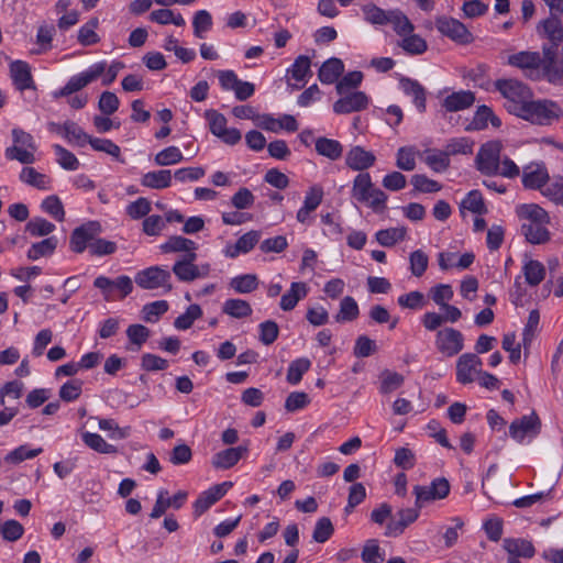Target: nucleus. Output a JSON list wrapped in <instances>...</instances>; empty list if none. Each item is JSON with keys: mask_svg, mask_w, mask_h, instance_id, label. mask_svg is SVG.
<instances>
[{"mask_svg": "<svg viewBox=\"0 0 563 563\" xmlns=\"http://www.w3.org/2000/svg\"><path fill=\"white\" fill-rule=\"evenodd\" d=\"M64 137L78 146H84L89 143L91 136H89L76 122L66 121L64 123Z\"/></svg>", "mask_w": 563, "mask_h": 563, "instance_id": "nucleus-42", "label": "nucleus"}, {"mask_svg": "<svg viewBox=\"0 0 563 563\" xmlns=\"http://www.w3.org/2000/svg\"><path fill=\"white\" fill-rule=\"evenodd\" d=\"M21 181L33 186L37 189L45 190L48 189L49 180L46 175L38 173L33 167H23L20 173Z\"/></svg>", "mask_w": 563, "mask_h": 563, "instance_id": "nucleus-39", "label": "nucleus"}, {"mask_svg": "<svg viewBox=\"0 0 563 563\" xmlns=\"http://www.w3.org/2000/svg\"><path fill=\"white\" fill-rule=\"evenodd\" d=\"M500 151L501 144L499 142H488L482 145L476 155L477 169L487 176L497 175Z\"/></svg>", "mask_w": 563, "mask_h": 563, "instance_id": "nucleus-9", "label": "nucleus"}, {"mask_svg": "<svg viewBox=\"0 0 563 563\" xmlns=\"http://www.w3.org/2000/svg\"><path fill=\"white\" fill-rule=\"evenodd\" d=\"M490 121L492 125L499 128L501 121L496 117L490 108L487 106H481L477 108L472 122L466 126L467 131H479L487 128V123Z\"/></svg>", "mask_w": 563, "mask_h": 563, "instance_id": "nucleus-23", "label": "nucleus"}, {"mask_svg": "<svg viewBox=\"0 0 563 563\" xmlns=\"http://www.w3.org/2000/svg\"><path fill=\"white\" fill-rule=\"evenodd\" d=\"M98 25V20L92 19L85 25H82L78 32V42L84 46H89L99 42V36L95 32Z\"/></svg>", "mask_w": 563, "mask_h": 563, "instance_id": "nucleus-62", "label": "nucleus"}, {"mask_svg": "<svg viewBox=\"0 0 563 563\" xmlns=\"http://www.w3.org/2000/svg\"><path fill=\"white\" fill-rule=\"evenodd\" d=\"M541 430V420L538 415L532 411L528 416H523L519 419H515L509 426V435L521 443L525 437L531 434L537 435Z\"/></svg>", "mask_w": 563, "mask_h": 563, "instance_id": "nucleus-12", "label": "nucleus"}, {"mask_svg": "<svg viewBox=\"0 0 563 563\" xmlns=\"http://www.w3.org/2000/svg\"><path fill=\"white\" fill-rule=\"evenodd\" d=\"M311 362L307 357H299L289 364L286 379L290 385H298L302 376L310 369Z\"/></svg>", "mask_w": 563, "mask_h": 563, "instance_id": "nucleus-34", "label": "nucleus"}, {"mask_svg": "<svg viewBox=\"0 0 563 563\" xmlns=\"http://www.w3.org/2000/svg\"><path fill=\"white\" fill-rule=\"evenodd\" d=\"M435 346L441 354L452 357L463 350L464 336L454 328H444L435 335Z\"/></svg>", "mask_w": 563, "mask_h": 563, "instance_id": "nucleus-10", "label": "nucleus"}, {"mask_svg": "<svg viewBox=\"0 0 563 563\" xmlns=\"http://www.w3.org/2000/svg\"><path fill=\"white\" fill-rule=\"evenodd\" d=\"M360 313L357 302L353 297L346 296L340 302L339 313L335 316L338 322L353 321Z\"/></svg>", "mask_w": 563, "mask_h": 563, "instance_id": "nucleus-44", "label": "nucleus"}, {"mask_svg": "<svg viewBox=\"0 0 563 563\" xmlns=\"http://www.w3.org/2000/svg\"><path fill=\"white\" fill-rule=\"evenodd\" d=\"M230 287L238 294H249L258 287V278L254 274H244L233 277Z\"/></svg>", "mask_w": 563, "mask_h": 563, "instance_id": "nucleus-40", "label": "nucleus"}, {"mask_svg": "<svg viewBox=\"0 0 563 563\" xmlns=\"http://www.w3.org/2000/svg\"><path fill=\"white\" fill-rule=\"evenodd\" d=\"M376 162V156L366 151L364 147L356 145L353 146L345 156V164L353 170L363 172L372 167Z\"/></svg>", "mask_w": 563, "mask_h": 563, "instance_id": "nucleus-18", "label": "nucleus"}, {"mask_svg": "<svg viewBox=\"0 0 563 563\" xmlns=\"http://www.w3.org/2000/svg\"><path fill=\"white\" fill-rule=\"evenodd\" d=\"M101 224L98 221H88L76 228L69 239V247L73 252L80 254L87 247L91 249V242L101 233Z\"/></svg>", "mask_w": 563, "mask_h": 563, "instance_id": "nucleus-7", "label": "nucleus"}, {"mask_svg": "<svg viewBox=\"0 0 563 563\" xmlns=\"http://www.w3.org/2000/svg\"><path fill=\"white\" fill-rule=\"evenodd\" d=\"M222 310L225 314L236 319L249 317L253 311L251 305L243 299L225 300Z\"/></svg>", "mask_w": 563, "mask_h": 563, "instance_id": "nucleus-36", "label": "nucleus"}, {"mask_svg": "<svg viewBox=\"0 0 563 563\" xmlns=\"http://www.w3.org/2000/svg\"><path fill=\"white\" fill-rule=\"evenodd\" d=\"M141 184L152 189H164L172 184V173L168 169L148 172L143 175Z\"/></svg>", "mask_w": 563, "mask_h": 563, "instance_id": "nucleus-28", "label": "nucleus"}, {"mask_svg": "<svg viewBox=\"0 0 563 563\" xmlns=\"http://www.w3.org/2000/svg\"><path fill=\"white\" fill-rule=\"evenodd\" d=\"M365 20L372 24L384 25L388 23L389 11H385L375 4H366L363 7Z\"/></svg>", "mask_w": 563, "mask_h": 563, "instance_id": "nucleus-61", "label": "nucleus"}, {"mask_svg": "<svg viewBox=\"0 0 563 563\" xmlns=\"http://www.w3.org/2000/svg\"><path fill=\"white\" fill-rule=\"evenodd\" d=\"M388 23L393 25L395 32L400 36L410 34L413 31L412 23L399 10H390L389 11Z\"/></svg>", "mask_w": 563, "mask_h": 563, "instance_id": "nucleus-43", "label": "nucleus"}, {"mask_svg": "<svg viewBox=\"0 0 563 563\" xmlns=\"http://www.w3.org/2000/svg\"><path fill=\"white\" fill-rule=\"evenodd\" d=\"M520 216L530 220L529 223L548 224L550 222L549 213L536 203L521 206Z\"/></svg>", "mask_w": 563, "mask_h": 563, "instance_id": "nucleus-41", "label": "nucleus"}, {"mask_svg": "<svg viewBox=\"0 0 563 563\" xmlns=\"http://www.w3.org/2000/svg\"><path fill=\"white\" fill-rule=\"evenodd\" d=\"M362 80V71H350L338 81L335 89L339 95H344L347 90L358 87Z\"/></svg>", "mask_w": 563, "mask_h": 563, "instance_id": "nucleus-63", "label": "nucleus"}, {"mask_svg": "<svg viewBox=\"0 0 563 563\" xmlns=\"http://www.w3.org/2000/svg\"><path fill=\"white\" fill-rule=\"evenodd\" d=\"M245 446L229 448L216 453L212 457V466L217 470H229L233 467L246 453Z\"/></svg>", "mask_w": 563, "mask_h": 563, "instance_id": "nucleus-20", "label": "nucleus"}, {"mask_svg": "<svg viewBox=\"0 0 563 563\" xmlns=\"http://www.w3.org/2000/svg\"><path fill=\"white\" fill-rule=\"evenodd\" d=\"M310 66V58L308 56L300 55L295 59V63L291 68L288 69V73H290L292 78L297 81H303L306 76L311 74Z\"/></svg>", "mask_w": 563, "mask_h": 563, "instance_id": "nucleus-64", "label": "nucleus"}, {"mask_svg": "<svg viewBox=\"0 0 563 563\" xmlns=\"http://www.w3.org/2000/svg\"><path fill=\"white\" fill-rule=\"evenodd\" d=\"M53 148L57 156V163L64 169L76 170L79 167V161L70 151L58 144H55Z\"/></svg>", "mask_w": 563, "mask_h": 563, "instance_id": "nucleus-55", "label": "nucleus"}, {"mask_svg": "<svg viewBox=\"0 0 563 563\" xmlns=\"http://www.w3.org/2000/svg\"><path fill=\"white\" fill-rule=\"evenodd\" d=\"M399 46L411 55H420L428 48L427 42L417 34H407L404 36Z\"/></svg>", "mask_w": 563, "mask_h": 563, "instance_id": "nucleus-45", "label": "nucleus"}, {"mask_svg": "<svg viewBox=\"0 0 563 563\" xmlns=\"http://www.w3.org/2000/svg\"><path fill=\"white\" fill-rule=\"evenodd\" d=\"M197 249V244L187 238L180 235H173L161 245V250L163 253H180V252H195Z\"/></svg>", "mask_w": 563, "mask_h": 563, "instance_id": "nucleus-29", "label": "nucleus"}, {"mask_svg": "<svg viewBox=\"0 0 563 563\" xmlns=\"http://www.w3.org/2000/svg\"><path fill=\"white\" fill-rule=\"evenodd\" d=\"M58 240L56 236L46 238L37 243H33L29 249L26 256L31 261H36L41 257L51 256L56 247Z\"/></svg>", "mask_w": 563, "mask_h": 563, "instance_id": "nucleus-30", "label": "nucleus"}, {"mask_svg": "<svg viewBox=\"0 0 563 563\" xmlns=\"http://www.w3.org/2000/svg\"><path fill=\"white\" fill-rule=\"evenodd\" d=\"M308 292L307 285L301 282H294L290 285V289L282 296L280 308L284 311L292 310L298 301L306 297Z\"/></svg>", "mask_w": 563, "mask_h": 563, "instance_id": "nucleus-26", "label": "nucleus"}, {"mask_svg": "<svg viewBox=\"0 0 563 563\" xmlns=\"http://www.w3.org/2000/svg\"><path fill=\"white\" fill-rule=\"evenodd\" d=\"M55 230V224L44 218H33L25 225V231L32 236H46Z\"/></svg>", "mask_w": 563, "mask_h": 563, "instance_id": "nucleus-50", "label": "nucleus"}, {"mask_svg": "<svg viewBox=\"0 0 563 563\" xmlns=\"http://www.w3.org/2000/svg\"><path fill=\"white\" fill-rule=\"evenodd\" d=\"M410 272L416 277H421L428 268L429 257L421 251L416 250L409 256Z\"/></svg>", "mask_w": 563, "mask_h": 563, "instance_id": "nucleus-57", "label": "nucleus"}, {"mask_svg": "<svg viewBox=\"0 0 563 563\" xmlns=\"http://www.w3.org/2000/svg\"><path fill=\"white\" fill-rule=\"evenodd\" d=\"M563 114L560 106L551 100H530L519 118L533 124L550 125Z\"/></svg>", "mask_w": 563, "mask_h": 563, "instance_id": "nucleus-3", "label": "nucleus"}, {"mask_svg": "<svg viewBox=\"0 0 563 563\" xmlns=\"http://www.w3.org/2000/svg\"><path fill=\"white\" fill-rule=\"evenodd\" d=\"M508 64L526 71L530 78H537L542 65V57L537 52H519L508 57Z\"/></svg>", "mask_w": 563, "mask_h": 563, "instance_id": "nucleus-14", "label": "nucleus"}, {"mask_svg": "<svg viewBox=\"0 0 563 563\" xmlns=\"http://www.w3.org/2000/svg\"><path fill=\"white\" fill-rule=\"evenodd\" d=\"M495 86L506 99L505 107L508 112L517 117L521 114L532 98L530 88L516 79H498Z\"/></svg>", "mask_w": 563, "mask_h": 563, "instance_id": "nucleus-1", "label": "nucleus"}, {"mask_svg": "<svg viewBox=\"0 0 563 563\" xmlns=\"http://www.w3.org/2000/svg\"><path fill=\"white\" fill-rule=\"evenodd\" d=\"M435 26L441 34L460 44H467L473 41L472 33L456 19L439 16L435 20Z\"/></svg>", "mask_w": 563, "mask_h": 563, "instance_id": "nucleus-11", "label": "nucleus"}, {"mask_svg": "<svg viewBox=\"0 0 563 563\" xmlns=\"http://www.w3.org/2000/svg\"><path fill=\"white\" fill-rule=\"evenodd\" d=\"M316 151L321 156L336 161L342 156L343 146L336 140L321 136L316 140Z\"/></svg>", "mask_w": 563, "mask_h": 563, "instance_id": "nucleus-27", "label": "nucleus"}, {"mask_svg": "<svg viewBox=\"0 0 563 563\" xmlns=\"http://www.w3.org/2000/svg\"><path fill=\"white\" fill-rule=\"evenodd\" d=\"M421 508L415 505L413 508H401L397 511L398 520H391L386 526L385 536L387 537H399L406 528L413 523L420 515Z\"/></svg>", "mask_w": 563, "mask_h": 563, "instance_id": "nucleus-15", "label": "nucleus"}, {"mask_svg": "<svg viewBox=\"0 0 563 563\" xmlns=\"http://www.w3.org/2000/svg\"><path fill=\"white\" fill-rule=\"evenodd\" d=\"M205 118L209 123L210 132L228 145H235L242 139L241 132L235 129L227 128V118L217 110L210 109L205 112Z\"/></svg>", "mask_w": 563, "mask_h": 563, "instance_id": "nucleus-6", "label": "nucleus"}, {"mask_svg": "<svg viewBox=\"0 0 563 563\" xmlns=\"http://www.w3.org/2000/svg\"><path fill=\"white\" fill-rule=\"evenodd\" d=\"M482 360L474 353L462 354L456 362V380L463 385L474 382L481 374Z\"/></svg>", "mask_w": 563, "mask_h": 563, "instance_id": "nucleus-13", "label": "nucleus"}, {"mask_svg": "<svg viewBox=\"0 0 563 563\" xmlns=\"http://www.w3.org/2000/svg\"><path fill=\"white\" fill-rule=\"evenodd\" d=\"M197 254L190 252L177 260L172 268L178 280L184 283L194 282L197 278H205L209 276L211 267L209 264L200 266L195 264Z\"/></svg>", "mask_w": 563, "mask_h": 563, "instance_id": "nucleus-4", "label": "nucleus"}, {"mask_svg": "<svg viewBox=\"0 0 563 563\" xmlns=\"http://www.w3.org/2000/svg\"><path fill=\"white\" fill-rule=\"evenodd\" d=\"M44 212L48 213L51 217H53L57 221H64L65 218V211L63 203L60 199L55 196H48L46 197L41 205Z\"/></svg>", "mask_w": 563, "mask_h": 563, "instance_id": "nucleus-54", "label": "nucleus"}, {"mask_svg": "<svg viewBox=\"0 0 563 563\" xmlns=\"http://www.w3.org/2000/svg\"><path fill=\"white\" fill-rule=\"evenodd\" d=\"M43 452L42 448L30 450L26 445H20L13 451L9 452L4 461L11 464H19L24 460L33 459Z\"/></svg>", "mask_w": 563, "mask_h": 563, "instance_id": "nucleus-52", "label": "nucleus"}, {"mask_svg": "<svg viewBox=\"0 0 563 563\" xmlns=\"http://www.w3.org/2000/svg\"><path fill=\"white\" fill-rule=\"evenodd\" d=\"M549 174L543 164L531 163L523 167L522 185L528 189H539L548 183Z\"/></svg>", "mask_w": 563, "mask_h": 563, "instance_id": "nucleus-17", "label": "nucleus"}, {"mask_svg": "<svg viewBox=\"0 0 563 563\" xmlns=\"http://www.w3.org/2000/svg\"><path fill=\"white\" fill-rule=\"evenodd\" d=\"M559 18L560 15H550L542 23L543 31L553 45L563 41V25Z\"/></svg>", "mask_w": 563, "mask_h": 563, "instance_id": "nucleus-38", "label": "nucleus"}, {"mask_svg": "<svg viewBox=\"0 0 563 563\" xmlns=\"http://www.w3.org/2000/svg\"><path fill=\"white\" fill-rule=\"evenodd\" d=\"M368 97L363 91H354L336 100L333 111L338 114H346L366 109Z\"/></svg>", "mask_w": 563, "mask_h": 563, "instance_id": "nucleus-16", "label": "nucleus"}, {"mask_svg": "<svg viewBox=\"0 0 563 563\" xmlns=\"http://www.w3.org/2000/svg\"><path fill=\"white\" fill-rule=\"evenodd\" d=\"M167 310L168 302L166 300L147 303L142 309L143 319L146 322H156L159 316L164 314Z\"/></svg>", "mask_w": 563, "mask_h": 563, "instance_id": "nucleus-58", "label": "nucleus"}, {"mask_svg": "<svg viewBox=\"0 0 563 563\" xmlns=\"http://www.w3.org/2000/svg\"><path fill=\"white\" fill-rule=\"evenodd\" d=\"M379 391L382 394H390L404 384V376L397 372L384 369L379 375Z\"/></svg>", "mask_w": 563, "mask_h": 563, "instance_id": "nucleus-37", "label": "nucleus"}, {"mask_svg": "<svg viewBox=\"0 0 563 563\" xmlns=\"http://www.w3.org/2000/svg\"><path fill=\"white\" fill-rule=\"evenodd\" d=\"M0 533L5 541L14 542L23 536L24 528L19 521L10 519L0 527Z\"/></svg>", "mask_w": 563, "mask_h": 563, "instance_id": "nucleus-60", "label": "nucleus"}, {"mask_svg": "<svg viewBox=\"0 0 563 563\" xmlns=\"http://www.w3.org/2000/svg\"><path fill=\"white\" fill-rule=\"evenodd\" d=\"M352 198L366 203L375 212H382L386 208L387 195L374 187L368 173H360L353 180Z\"/></svg>", "mask_w": 563, "mask_h": 563, "instance_id": "nucleus-2", "label": "nucleus"}, {"mask_svg": "<svg viewBox=\"0 0 563 563\" xmlns=\"http://www.w3.org/2000/svg\"><path fill=\"white\" fill-rule=\"evenodd\" d=\"M84 443L90 448L91 450L102 453V454H115L118 449L109 444L100 434L92 432H84L82 435Z\"/></svg>", "mask_w": 563, "mask_h": 563, "instance_id": "nucleus-33", "label": "nucleus"}, {"mask_svg": "<svg viewBox=\"0 0 563 563\" xmlns=\"http://www.w3.org/2000/svg\"><path fill=\"white\" fill-rule=\"evenodd\" d=\"M170 273L159 266H151L140 271L135 275V283L143 289L164 288L166 292L173 289L170 284Z\"/></svg>", "mask_w": 563, "mask_h": 563, "instance_id": "nucleus-5", "label": "nucleus"}, {"mask_svg": "<svg viewBox=\"0 0 563 563\" xmlns=\"http://www.w3.org/2000/svg\"><path fill=\"white\" fill-rule=\"evenodd\" d=\"M424 161L427 165L437 173L444 172L450 166V158L446 151H427V156Z\"/></svg>", "mask_w": 563, "mask_h": 563, "instance_id": "nucleus-48", "label": "nucleus"}, {"mask_svg": "<svg viewBox=\"0 0 563 563\" xmlns=\"http://www.w3.org/2000/svg\"><path fill=\"white\" fill-rule=\"evenodd\" d=\"M526 282L530 286H538L545 277L544 265L536 260H529L522 267Z\"/></svg>", "mask_w": 563, "mask_h": 563, "instance_id": "nucleus-35", "label": "nucleus"}, {"mask_svg": "<svg viewBox=\"0 0 563 563\" xmlns=\"http://www.w3.org/2000/svg\"><path fill=\"white\" fill-rule=\"evenodd\" d=\"M334 533V527L328 517H322L317 520L312 539L318 543H324L328 541L332 534Z\"/></svg>", "mask_w": 563, "mask_h": 563, "instance_id": "nucleus-51", "label": "nucleus"}, {"mask_svg": "<svg viewBox=\"0 0 563 563\" xmlns=\"http://www.w3.org/2000/svg\"><path fill=\"white\" fill-rule=\"evenodd\" d=\"M412 493L416 496V506L422 508L427 503L445 498L450 493V484L446 478L439 477L429 486L416 485Z\"/></svg>", "mask_w": 563, "mask_h": 563, "instance_id": "nucleus-8", "label": "nucleus"}, {"mask_svg": "<svg viewBox=\"0 0 563 563\" xmlns=\"http://www.w3.org/2000/svg\"><path fill=\"white\" fill-rule=\"evenodd\" d=\"M407 229L405 227L388 228L376 232V241L384 247H391L396 243L405 240Z\"/></svg>", "mask_w": 563, "mask_h": 563, "instance_id": "nucleus-32", "label": "nucleus"}, {"mask_svg": "<svg viewBox=\"0 0 563 563\" xmlns=\"http://www.w3.org/2000/svg\"><path fill=\"white\" fill-rule=\"evenodd\" d=\"M194 34L202 38L203 34L212 27V16L207 10H199L192 20Z\"/></svg>", "mask_w": 563, "mask_h": 563, "instance_id": "nucleus-53", "label": "nucleus"}, {"mask_svg": "<svg viewBox=\"0 0 563 563\" xmlns=\"http://www.w3.org/2000/svg\"><path fill=\"white\" fill-rule=\"evenodd\" d=\"M461 207L477 214H484L487 212L483 196L478 190H471L463 199Z\"/></svg>", "mask_w": 563, "mask_h": 563, "instance_id": "nucleus-49", "label": "nucleus"}, {"mask_svg": "<svg viewBox=\"0 0 563 563\" xmlns=\"http://www.w3.org/2000/svg\"><path fill=\"white\" fill-rule=\"evenodd\" d=\"M202 316V310L198 305H190L186 311L175 319L174 325L178 330L189 329L195 320Z\"/></svg>", "mask_w": 563, "mask_h": 563, "instance_id": "nucleus-47", "label": "nucleus"}, {"mask_svg": "<svg viewBox=\"0 0 563 563\" xmlns=\"http://www.w3.org/2000/svg\"><path fill=\"white\" fill-rule=\"evenodd\" d=\"M344 71V64L341 59L332 57L325 60L319 69V80L322 84H333Z\"/></svg>", "mask_w": 563, "mask_h": 563, "instance_id": "nucleus-24", "label": "nucleus"}, {"mask_svg": "<svg viewBox=\"0 0 563 563\" xmlns=\"http://www.w3.org/2000/svg\"><path fill=\"white\" fill-rule=\"evenodd\" d=\"M541 194L556 205L563 206V178H556L541 188Z\"/></svg>", "mask_w": 563, "mask_h": 563, "instance_id": "nucleus-59", "label": "nucleus"}, {"mask_svg": "<svg viewBox=\"0 0 563 563\" xmlns=\"http://www.w3.org/2000/svg\"><path fill=\"white\" fill-rule=\"evenodd\" d=\"M411 184L413 186L415 191L424 192V194H431V192H438L441 190L442 186L433 180L428 178L426 175H413L411 177Z\"/></svg>", "mask_w": 563, "mask_h": 563, "instance_id": "nucleus-56", "label": "nucleus"}, {"mask_svg": "<svg viewBox=\"0 0 563 563\" xmlns=\"http://www.w3.org/2000/svg\"><path fill=\"white\" fill-rule=\"evenodd\" d=\"M183 158V153L177 146H169L158 152L154 162L157 166H168L180 163Z\"/></svg>", "mask_w": 563, "mask_h": 563, "instance_id": "nucleus-46", "label": "nucleus"}, {"mask_svg": "<svg viewBox=\"0 0 563 563\" xmlns=\"http://www.w3.org/2000/svg\"><path fill=\"white\" fill-rule=\"evenodd\" d=\"M400 86L407 96L412 97L413 103L419 112L426 111V89L417 81L410 78H401Z\"/></svg>", "mask_w": 563, "mask_h": 563, "instance_id": "nucleus-25", "label": "nucleus"}, {"mask_svg": "<svg viewBox=\"0 0 563 563\" xmlns=\"http://www.w3.org/2000/svg\"><path fill=\"white\" fill-rule=\"evenodd\" d=\"M503 548L508 556H515L518 560L519 558L531 559L536 553L532 542L522 538H506L503 541Z\"/></svg>", "mask_w": 563, "mask_h": 563, "instance_id": "nucleus-19", "label": "nucleus"}, {"mask_svg": "<svg viewBox=\"0 0 563 563\" xmlns=\"http://www.w3.org/2000/svg\"><path fill=\"white\" fill-rule=\"evenodd\" d=\"M521 233L531 244H543L550 240V232L544 224L523 223L521 225Z\"/></svg>", "mask_w": 563, "mask_h": 563, "instance_id": "nucleus-31", "label": "nucleus"}, {"mask_svg": "<svg viewBox=\"0 0 563 563\" xmlns=\"http://www.w3.org/2000/svg\"><path fill=\"white\" fill-rule=\"evenodd\" d=\"M11 77L15 87L23 91L25 89L33 88V79L27 63L22 60H15L10 66Z\"/></svg>", "mask_w": 563, "mask_h": 563, "instance_id": "nucleus-22", "label": "nucleus"}, {"mask_svg": "<svg viewBox=\"0 0 563 563\" xmlns=\"http://www.w3.org/2000/svg\"><path fill=\"white\" fill-rule=\"evenodd\" d=\"M475 102V95L470 90L453 92L444 98L442 107L450 112L465 110Z\"/></svg>", "mask_w": 563, "mask_h": 563, "instance_id": "nucleus-21", "label": "nucleus"}]
</instances>
